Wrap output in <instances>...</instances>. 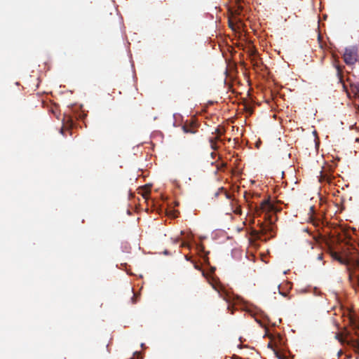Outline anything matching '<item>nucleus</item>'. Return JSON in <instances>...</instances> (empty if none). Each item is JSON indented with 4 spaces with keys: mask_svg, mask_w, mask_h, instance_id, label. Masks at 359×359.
<instances>
[{
    "mask_svg": "<svg viewBox=\"0 0 359 359\" xmlns=\"http://www.w3.org/2000/svg\"><path fill=\"white\" fill-rule=\"evenodd\" d=\"M344 60L347 65H353L357 61V51L354 48H346Z\"/></svg>",
    "mask_w": 359,
    "mask_h": 359,
    "instance_id": "f257e3e1",
    "label": "nucleus"
},
{
    "mask_svg": "<svg viewBox=\"0 0 359 359\" xmlns=\"http://www.w3.org/2000/svg\"><path fill=\"white\" fill-rule=\"evenodd\" d=\"M224 133L225 130L223 128H217L215 129V133L217 135V136L215 137H210L209 140L210 147L212 149H217L218 147L217 146V142L222 141L221 139V136L223 135Z\"/></svg>",
    "mask_w": 359,
    "mask_h": 359,
    "instance_id": "f03ea898",
    "label": "nucleus"
},
{
    "mask_svg": "<svg viewBox=\"0 0 359 359\" xmlns=\"http://www.w3.org/2000/svg\"><path fill=\"white\" fill-rule=\"evenodd\" d=\"M182 128L184 133L195 134L198 132V126L194 122L188 123L186 121Z\"/></svg>",
    "mask_w": 359,
    "mask_h": 359,
    "instance_id": "7ed1b4c3",
    "label": "nucleus"
},
{
    "mask_svg": "<svg viewBox=\"0 0 359 359\" xmlns=\"http://www.w3.org/2000/svg\"><path fill=\"white\" fill-rule=\"evenodd\" d=\"M274 205L270 202L269 200L263 201L259 207H256V211L259 212H271L273 210Z\"/></svg>",
    "mask_w": 359,
    "mask_h": 359,
    "instance_id": "20e7f679",
    "label": "nucleus"
},
{
    "mask_svg": "<svg viewBox=\"0 0 359 359\" xmlns=\"http://www.w3.org/2000/svg\"><path fill=\"white\" fill-rule=\"evenodd\" d=\"M346 344L353 347L355 353L359 354V338L351 339V340L346 341Z\"/></svg>",
    "mask_w": 359,
    "mask_h": 359,
    "instance_id": "39448f33",
    "label": "nucleus"
},
{
    "mask_svg": "<svg viewBox=\"0 0 359 359\" xmlns=\"http://www.w3.org/2000/svg\"><path fill=\"white\" fill-rule=\"evenodd\" d=\"M231 206H232L233 212L236 215H241L242 214L241 207L240 205L238 204V203L236 200H234V199L232 200Z\"/></svg>",
    "mask_w": 359,
    "mask_h": 359,
    "instance_id": "423d86ee",
    "label": "nucleus"
},
{
    "mask_svg": "<svg viewBox=\"0 0 359 359\" xmlns=\"http://www.w3.org/2000/svg\"><path fill=\"white\" fill-rule=\"evenodd\" d=\"M63 121L65 122L67 124H68L69 126V127H73L74 122L71 117L65 116L63 118Z\"/></svg>",
    "mask_w": 359,
    "mask_h": 359,
    "instance_id": "0eeeda50",
    "label": "nucleus"
},
{
    "mask_svg": "<svg viewBox=\"0 0 359 359\" xmlns=\"http://www.w3.org/2000/svg\"><path fill=\"white\" fill-rule=\"evenodd\" d=\"M271 226H265L263 224H261V229L264 233H266L268 230L271 229Z\"/></svg>",
    "mask_w": 359,
    "mask_h": 359,
    "instance_id": "6e6552de",
    "label": "nucleus"
},
{
    "mask_svg": "<svg viewBox=\"0 0 359 359\" xmlns=\"http://www.w3.org/2000/svg\"><path fill=\"white\" fill-rule=\"evenodd\" d=\"M137 295L135 293H133V296L131 298L133 304H135L137 302Z\"/></svg>",
    "mask_w": 359,
    "mask_h": 359,
    "instance_id": "1a4fd4ad",
    "label": "nucleus"
},
{
    "mask_svg": "<svg viewBox=\"0 0 359 359\" xmlns=\"http://www.w3.org/2000/svg\"><path fill=\"white\" fill-rule=\"evenodd\" d=\"M335 338L338 339L340 342L344 343L345 341L342 339V338L340 337L339 334H337L335 336Z\"/></svg>",
    "mask_w": 359,
    "mask_h": 359,
    "instance_id": "9d476101",
    "label": "nucleus"
},
{
    "mask_svg": "<svg viewBox=\"0 0 359 359\" xmlns=\"http://www.w3.org/2000/svg\"><path fill=\"white\" fill-rule=\"evenodd\" d=\"M354 287H355V289L359 288V277L357 278L355 283H354Z\"/></svg>",
    "mask_w": 359,
    "mask_h": 359,
    "instance_id": "9b49d317",
    "label": "nucleus"
},
{
    "mask_svg": "<svg viewBox=\"0 0 359 359\" xmlns=\"http://www.w3.org/2000/svg\"><path fill=\"white\" fill-rule=\"evenodd\" d=\"M343 355V351L342 350H339L337 353V357L338 358H339L341 355Z\"/></svg>",
    "mask_w": 359,
    "mask_h": 359,
    "instance_id": "f8f14e48",
    "label": "nucleus"
},
{
    "mask_svg": "<svg viewBox=\"0 0 359 359\" xmlns=\"http://www.w3.org/2000/svg\"><path fill=\"white\" fill-rule=\"evenodd\" d=\"M278 292H279V293L280 294H282L283 296H285V297L286 296V293L285 292H280L279 286L278 287Z\"/></svg>",
    "mask_w": 359,
    "mask_h": 359,
    "instance_id": "ddd939ff",
    "label": "nucleus"
},
{
    "mask_svg": "<svg viewBox=\"0 0 359 359\" xmlns=\"http://www.w3.org/2000/svg\"><path fill=\"white\" fill-rule=\"evenodd\" d=\"M318 259H323V254H322V253H320V254H319V255H318Z\"/></svg>",
    "mask_w": 359,
    "mask_h": 359,
    "instance_id": "4468645a",
    "label": "nucleus"
},
{
    "mask_svg": "<svg viewBox=\"0 0 359 359\" xmlns=\"http://www.w3.org/2000/svg\"><path fill=\"white\" fill-rule=\"evenodd\" d=\"M268 347H269V348H272V349H273V346H272V345H271V343H269V344H268Z\"/></svg>",
    "mask_w": 359,
    "mask_h": 359,
    "instance_id": "2eb2a0df",
    "label": "nucleus"
},
{
    "mask_svg": "<svg viewBox=\"0 0 359 359\" xmlns=\"http://www.w3.org/2000/svg\"><path fill=\"white\" fill-rule=\"evenodd\" d=\"M273 351H275L276 355L279 358H280V356H278V352H277V351H276L274 349H273Z\"/></svg>",
    "mask_w": 359,
    "mask_h": 359,
    "instance_id": "dca6fc26",
    "label": "nucleus"
},
{
    "mask_svg": "<svg viewBox=\"0 0 359 359\" xmlns=\"http://www.w3.org/2000/svg\"><path fill=\"white\" fill-rule=\"evenodd\" d=\"M338 259H339V261L340 262L343 263V261H342V259H341V258H338Z\"/></svg>",
    "mask_w": 359,
    "mask_h": 359,
    "instance_id": "f3484780",
    "label": "nucleus"
},
{
    "mask_svg": "<svg viewBox=\"0 0 359 359\" xmlns=\"http://www.w3.org/2000/svg\"><path fill=\"white\" fill-rule=\"evenodd\" d=\"M148 193H146V194H143V197L146 198V194H147Z\"/></svg>",
    "mask_w": 359,
    "mask_h": 359,
    "instance_id": "a211bd4d",
    "label": "nucleus"
},
{
    "mask_svg": "<svg viewBox=\"0 0 359 359\" xmlns=\"http://www.w3.org/2000/svg\"><path fill=\"white\" fill-rule=\"evenodd\" d=\"M245 198L246 201L248 202V198L246 197V196H245Z\"/></svg>",
    "mask_w": 359,
    "mask_h": 359,
    "instance_id": "6ab92c4d",
    "label": "nucleus"
},
{
    "mask_svg": "<svg viewBox=\"0 0 359 359\" xmlns=\"http://www.w3.org/2000/svg\"><path fill=\"white\" fill-rule=\"evenodd\" d=\"M347 358H351V355H347Z\"/></svg>",
    "mask_w": 359,
    "mask_h": 359,
    "instance_id": "aec40b11",
    "label": "nucleus"
}]
</instances>
